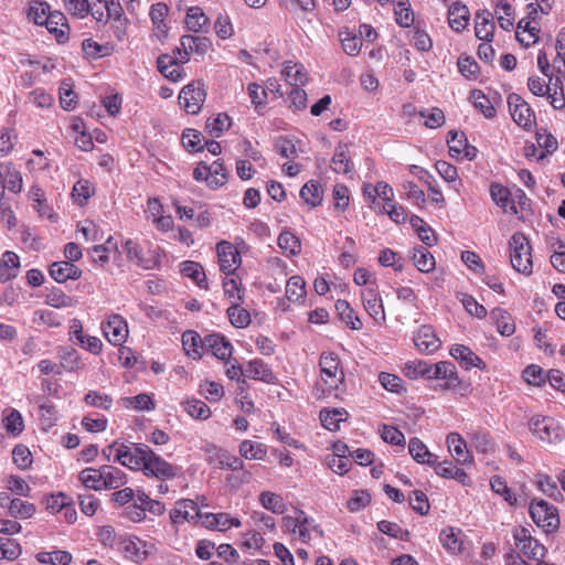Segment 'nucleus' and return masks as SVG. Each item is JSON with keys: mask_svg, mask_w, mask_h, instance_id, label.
I'll return each mask as SVG.
<instances>
[{"mask_svg": "<svg viewBox=\"0 0 565 565\" xmlns=\"http://www.w3.org/2000/svg\"><path fill=\"white\" fill-rule=\"evenodd\" d=\"M195 518H202L194 501L183 499L177 502V507L170 511L172 523L182 521H193Z\"/></svg>", "mask_w": 565, "mask_h": 565, "instance_id": "obj_16", "label": "nucleus"}, {"mask_svg": "<svg viewBox=\"0 0 565 565\" xmlns=\"http://www.w3.org/2000/svg\"><path fill=\"white\" fill-rule=\"evenodd\" d=\"M231 323L236 328H245L250 323L249 312L242 308L239 302H233L227 309Z\"/></svg>", "mask_w": 565, "mask_h": 565, "instance_id": "obj_49", "label": "nucleus"}, {"mask_svg": "<svg viewBox=\"0 0 565 565\" xmlns=\"http://www.w3.org/2000/svg\"><path fill=\"white\" fill-rule=\"evenodd\" d=\"M72 554L66 551H53L38 553V563L52 565H68L72 562Z\"/></svg>", "mask_w": 565, "mask_h": 565, "instance_id": "obj_46", "label": "nucleus"}, {"mask_svg": "<svg viewBox=\"0 0 565 565\" xmlns=\"http://www.w3.org/2000/svg\"><path fill=\"white\" fill-rule=\"evenodd\" d=\"M529 428L537 439L546 444H554L563 438V429L552 417L535 415L530 419Z\"/></svg>", "mask_w": 565, "mask_h": 565, "instance_id": "obj_3", "label": "nucleus"}, {"mask_svg": "<svg viewBox=\"0 0 565 565\" xmlns=\"http://www.w3.org/2000/svg\"><path fill=\"white\" fill-rule=\"evenodd\" d=\"M469 18V9L460 2L452 3L448 9V23L455 32L463 31L468 25Z\"/></svg>", "mask_w": 565, "mask_h": 565, "instance_id": "obj_20", "label": "nucleus"}, {"mask_svg": "<svg viewBox=\"0 0 565 565\" xmlns=\"http://www.w3.org/2000/svg\"><path fill=\"white\" fill-rule=\"evenodd\" d=\"M414 343L420 352L433 353L437 351L441 342L430 326H422L414 335Z\"/></svg>", "mask_w": 565, "mask_h": 565, "instance_id": "obj_14", "label": "nucleus"}, {"mask_svg": "<svg viewBox=\"0 0 565 565\" xmlns=\"http://www.w3.org/2000/svg\"><path fill=\"white\" fill-rule=\"evenodd\" d=\"M181 273L183 276L195 281L199 287L207 288L205 273L199 263L192 260L181 263Z\"/></svg>", "mask_w": 565, "mask_h": 565, "instance_id": "obj_33", "label": "nucleus"}, {"mask_svg": "<svg viewBox=\"0 0 565 565\" xmlns=\"http://www.w3.org/2000/svg\"><path fill=\"white\" fill-rule=\"evenodd\" d=\"M362 300L367 313L375 320H384L385 313L381 298L374 288H366L362 291Z\"/></svg>", "mask_w": 565, "mask_h": 565, "instance_id": "obj_21", "label": "nucleus"}, {"mask_svg": "<svg viewBox=\"0 0 565 565\" xmlns=\"http://www.w3.org/2000/svg\"><path fill=\"white\" fill-rule=\"evenodd\" d=\"M536 142L544 151L539 156L537 160H542L546 157V154H551L557 149V140L556 138L547 132L545 129H540L536 131Z\"/></svg>", "mask_w": 565, "mask_h": 565, "instance_id": "obj_50", "label": "nucleus"}, {"mask_svg": "<svg viewBox=\"0 0 565 565\" xmlns=\"http://www.w3.org/2000/svg\"><path fill=\"white\" fill-rule=\"evenodd\" d=\"M281 73L292 87L303 86L308 81L307 73L303 67L298 66L297 64H291V62L285 64Z\"/></svg>", "mask_w": 565, "mask_h": 565, "instance_id": "obj_34", "label": "nucleus"}, {"mask_svg": "<svg viewBox=\"0 0 565 565\" xmlns=\"http://www.w3.org/2000/svg\"><path fill=\"white\" fill-rule=\"evenodd\" d=\"M394 13L399 26L409 28L414 23V13L408 0H399L394 8Z\"/></svg>", "mask_w": 565, "mask_h": 565, "instance_id": "obj_47", "label": "nucleus"}, {"mask_svg": "<svg viewBox=\"0 0 565 565\" xmlns=\"http://www.w3.org/2000/svg\"><path fill=\"white\" fill-rule=\"evenodd\" d=\"M523 376L529 384L541 386L545 383L547 373L541 366L531 364L525 367Z\"/></svg>", "mask_w": 565, "mask_h": 565, "instance_id": "obj_63", "label": "nucleus"}, {"mask_svg": "<svg viewBox=\"0 0 565 565\" xmlns=\"http://www.w3.org/2000/svg\"><path fill=\"white\" fill-rule=\"evenodd\" d=\"M239 454L245 459H262L266 455V450L262 447L260 444L244 440L239 445Z\"/></svg>", "mask_w": 565, "mask_h": 565, "instance_id": "obj_60", "label": "nucleus"}, {"mask_svg": "<svg viewBox=\"0 0 565 565\" xmlns=\"http://www.w3.org/2000/svg\"><path fill=\"white\" fill-rule=\"evenodd\" d=\"M182 344L188 355H192L193 359L201 358L199 348H204V339L195 331H186L182 335Z\"/></svg>", "mask_w": 565, "mask_h": 565, "instance_id": "obj_38", "label": "nucleus"}, {"mask_svg": "<svg viewBox=\"0 0 565 565\" xmlns=\"http://www.w3.org/2000/svg\"><path fill=\"white\" fill-rule=\"evenodd\" d=\"M145 473L160 480L172 479L177 475V467L172 466L153 451L145 463Z\"/></svg>", "mask_w": 565, "mask_h": 565, "instance_id": "obj_11", "label": "nucleus"}, {"mask_svg": "<svg viewBox=\"0 0 565 565\" xmlns=\"http://www.w3.org/2000/svg\"><path fill=\"white\" fill-rule=\"evenodd\" d=\"M209 22V18L199 7H191L186 12L185 24L192 32H200Z\"/></svg>", "mask_w": 565, "mask_h": 565, "instance_id": "obj_44", "label": "nucleus"}, {"mask_svg": "<svg viewBox=\"0 0 565 565\" xmlns=\"http://www.w3.org/2000/svg\"><path fill=\"white\" fill-rule=\"evenodd\" d=\"M491 489L503 497L509 504L514 505L516 503V497L512 490L508 487L505 480L499 476H494L490 480Z\"/></svg>", "mask_w": 565, "mask_h": 565, "instance_id": "obj_57", "label": "nucleus"}, {"mask_svg": "<svg viewBox=\"0 0 565 565\" xmlns=\"http://www.w3.org/2000/svg\"><path fill=\"white\" fill-rule=\"evenodd\" d=\"M259 502L266 510L276 514H282L287 509L284 499L270 491L262 492L259 494Z\"/></svg>", "mask_w": 565, "mask_h": 565, "instance_id": "obj_37", "label": "nucleus"}, {"mask_svg": "<svg viewBox=\"0 0 565 565\" xmlns=\"http://www.w3.org/2000/svg\"><path fill=\"white\" fill-rule=\"evenodd\" d=\"M429 379H457V371L455 364L449 361H440L436 364H430Z\"/></svg>", "mask_w": 565, "mask_h": 565, "instance_id": "obj_45", "label": "nucleus"}, {"mask_svg": "<svg viewBox=\"0 0 565 565\" xmlns=\"http://www.w3.org/2000/svg\"><path fill=\"white\" fill-rule=\"evenodd\" d=\"M300 198L310 206L316 207L322 201V190L317 181H308L300 190Z\"/></svg>", "mask_w": 565, "mask_h": 565, "instance_id": "obj_36", "label": "nucleus"}, {"mask_svg": "<svg viewBox=\"0 0 565 565\" xmlns=\"http://www.w3.org/2000/svg\"><path fill=\"white\" fill-rule=\"evenodd\" d=\"M78 479L82 482V484L87 489L98 491L104 488L102 468L98 470L94 468L84 469L79 473Z\"/></svg>", "mask_w": 565, "mask_h": 565, "instance_id": "obj_40", "label": "nucleus"}, {"mask_svg": "<svg viewBox=\"0 0 565 565\" xmlns=\"http://www.w3.org/2000/svg\"><path fill=\"white\" fill-rule=\"evenodd\" d=\"M286 296L292 302L300 301L306 296V282L300 276H292L286 285Z\"/></svg>", "mask_w": 565, "mask_h": 565, "instance_id": "obj_41", "label": "nucleus"}, {"mask_svg": "<svg viewBox=\"0 0 565 565\" xmlns=\"http://www.w3.org/2000/svg\"><path fill=\"white\" fill-rule=\"evenodd\" d=\"M494 22L492 21V13L488 10L477 12L476 14V36L479 40L491 42L494 32Z\"/></svg>", "mask_w": 565, "mask_h": 565, "instance_id": "obj_22", "label": "nucleus"}, {"mask_svg": "<svg viewBox=\"0 0 565 565\" xmlns=\"http://www.w3.org/2000/svg\"><path fill=\"white\" fill-rule=\"evenodd\" d=\"M204 348L210 350L220 360H226L232 354L231 342L221 334H209L204 337Z\"/></svg>", "mask_w": 565, "mask_h": 565, "instance_id": "obj_17", "label": "nucleus"}, {"mask_svg": "<svg viewBox=\"0 0 565 565\" xmlns=\"http://www.w3.org/2000/svg\"><path fill=\"white\" fill-rule=\"evenodd\" d=\"M21 554L20 544L11 537H0V561H14Z\"/></svg>", "mask_w": 565, "mask_h": 565, "instance_id": "obj_48", "label": "nucleus"}, {"mask_svg": "<svg viewBox=\"0 0 565 565\" xmlns=\"http://www.w3.org/2000/svg\"><path fill=\"white\" fill-rule=\"evenodd\" d=\"M278 246L287 255H297L301 250V244L299 238L289 231L280 233L278 236Z\"/></svg>", "mask_w": 565, "mask_h": 565, "instance_id": "obj_51", "label": "nucleus"}, {"mask_svg": "<svg viewBox=\"0 0 565 565\" xmlns=\"http://www.w3.org/2000/svg\"><path fill=\"white\" fill-rule=\"evenodd\" d=\"M335 310L338 311L341 320H343L352 330H360L362 328L361 320L354 316V311L347 300H338L335 302Z\"/></svg>", "mask_w": 565, "mask_h": 565, "instance_id": "obj_39", "label": "nucleus"}, {"mask_svg": "<svg viewBox=\"0 0 565 565\" xmlns=\"http://www.w3.org/2000/svg\"><path fill=\"white\" fill-rule=\"evenodd\" d=\"M440 542L443 546L451 553L461 552V541L458 539V534L454 527H446L440 532Z\"/></svg>", "mask_w": 565, "mask_h": 565, "instance_id": "obj_56", "label": "nucleus"}, {"mask_svg": "<svg viewBox=\"0 0 565 565\" xmlns=\"http://www.w3.org/2000/svg\"><path fill=\"white\" fill-rule=\"evenodd\" d=\"M103 484L106 489H118L126 483V476L122 470L113 466H103Z\"/></svg>", "mask_w": 565, "mask_h": 565, "instance_id": "obj_30", "label": "nucleus"}, {"mask_svg": "<svg viewBox=\"0 0 565 565\" xmlns=\"http://www.w3.org/2000/svg\"><path fill=\"white\" fill-rule=\"evenodd\" d=\"M331 169L337 173L347 174L352 170V162L347 153V145H339L331 160Z\"/></svg>", "mask_w": 565, "mask_h": 565, "instance_id": "obj_32", "label": "nucleus"}, {"mask_svg": "<svg viewBox=\"0 0 565 565\" xmlns=\"http://www.w3.org/2000/svg\"><path fill=\"white\" fill-rule=\"evenodd\" d=\"M10 513L17 518H31L35 508L32 503L23 501L21 499H13L9 507Z\"/></svg>", "mask_w": 565, "mask_h": 565, "instance_id": "obj_64", "label": "nucleus"}, {"mask_svg": "<svg viewBox=\"0 0 565 565\" xmlns=\"http://www.w3.org/2000/svg\"><path fill=\"white\" fill-rule=\"evenodd\" d=\"M530 515L533 522L537 526L542 527L546 533H551L559 526L557 509L544 500H533L531 502Z\"/></svg>", "mask_w": 565, "mask_h": 565, "instance_id": "obj_2", "label": "nucleus"}, {"mask_svg": "<svg viewBox=\"0 0 565 565\" xmlns=\"http://www.w3.org/2000/svg\"><path fill=\"white\" fill-rule=\"evenodd\" d=\"M103 331L107 340L114 345L122 344L128 337V326L122 317L113 315L104 324Z\"/></svg>", "mask_w": 565, "mask_h": 565, "instance_id": "obj_12", "label": "nucleus"}, {"mask_svg": "<svg viewBox=\"0 0 565 565\" xmlns=\"http://www.w3.org/2000/svg\"><path fill=\"white\" fill-rule=\"evenodd\" d=\"M412 259L414 262V265L422 273H429L435 269V258L426 247H414L412 252Z\"/></svg>", "mask_w": 565, "mask_h": 565, "instance_id": "obj_27", "label": "nucleus"}, {"mask_svg": "<svg viewBox=\"0 0 565 565\" xmlns=\"http://www.w3.org/2000/svg\"><path fill=\"white\" fill-rule=\"evenodd\" d=\"M508 105L513 120L523 128L532 126L535 116L527 103L518 94L508 96Z\"/></svg>", "mask_w": 565, "mask_h": 565, "instance_id": "obj_8", "label": "nucleus"}, {"mask_svg": "<svg viewBox=\"0 0 565 565\" xmlns=\"http://www.w3.org/2000/svg\"><path fill=\"white\" fill-rule=\"evenodd\" d=\"M82 49L88 57L98 58L107 56L111 52V46L102 45L95 42L93 39H85L82 43Z\"/></svg>", "mask_w": 565, "mask_h": 565, "instance_id": "obj_55", "label": "nucleus"}, {"mask_svg": "<svg viewBox=\"0 0 565 565\" xmlns=\"http://www.w3.org/2000/svg\"><path fill=\"white\" fill-rule=\"evenodd\" d=\"M122 249L129 260L135 262L143 269H151L157 264V256L150 252L145 253L139 244L132 239L126 241Z\"/></svg>", "mask_w": 565, "mask_h": 565, "instance_id": "obj_13", "label": "nucleus"}, {"mask_svg": "<svg viewBox=\"0 0 565 565\" xmlns=\"http://www.w3.org/2000/svg\"><path fill=\"white\" fill-rule=\"evenodd\" d=\"M184 411L194 419L205 420L211 416L210 407L200 399H186L182 403Z\"/></svg>", "mask_w": 565, "mask_h": 565, "instance_id": "obj_43", "label": "nucleus"}, {"mask_svg": "<svg viewBox=\"0 0 565 565\" xmlns=\"http://www.w3.org/2000/svg\"><path fill=\"white\" fill-rule=\"evenodd\" d=\"M201 141L202 134L195 129H185L182 134L183 147L190 152L201 151L204 148Z\"/></svg>", "mask_w": 565, "mask_h": 565, "instance_id": "obj_59", "label": "nucleus"}, {"mask_svg": "<svg viewBox=\"0 0 565 565\" xmlns=\"http://www.w3.org/2000/svg\"><path fill=\"white\" fill-rule=\"evenodd\" d=\"M94 193V189L88 180H78L72 190V196L76 203L83 205Z\"/></svg>", "mask_w": 565, "mask_h": 565, "instance_id": "obj_58", "label": "nucleus"}, {"mask_svg": "<svg viewBox=\"0 0 565 565\" xmlns=\"http://www.w3.org/2000/svg\"><path fill=\"white\" fill-rule=\"evenodd\" d=\"M430 364L425 361H413L405 365V375L409 379H417L423 376L429 379Z\"/></svg>", "mask_w": 565, "mask_h": 565, "instance_id": "obj_62", "label": "nucleus"}, {"mask_svg": "<svg viewBox=\"0 0 565 565\" xmlns=\"http://www.w3.org/2000/svg\"><path fill=\"white\" fill-rule=\"evenodd\" d=\"M231 125L232 119L228 115L218 114L216 117L206 120L205 129L212 137L218 138Z\"/></svg>", "mask_w": 565, "mask_h": 565, "instance_id": "obj_42", "label": "nucleus"}, {"mask_svg": "<svg viewBox=\"0 0 565 565\" xmlns=\"http://www.w3.org/2000/svg\"><path fill=\"white\" fill-rule=\"evenodd\" d=\"M0 170L4 190L8 189L13 193H19L23 185L21 173L13 167L11 162L0 163Z\"/></svg>", "mask_w": 565, "mask_h": 565, "instance_id": "obj_23", "label": "nucleus"}, {"mask_svg": "<svg viewBox=\"0 0 565 565\" xmlns=\"http://www.w3.org/2000/svg\"><path fill=\"white\" fill-rule=\"evenodd\" d=\"M43 24L47 32L54 35L58 44H64L68 41L70 26L66 17L61 11L49 13L44 22L38 21V25Z\"/></svg>", "mask_w": 565, "mask_h": 565, "instance_id": "obj_10", "label": "nucleus"}, {"mask_svg": "<svg viewBox=\"0 0 565 565\" xmlns=\"http://www.w3.org/2000/svg\"><path fill=\"white\" fill-rule=\"evenodd\" d=\"M51 277L62 284L68 279L76 280L82 276V270L71 262H55L50 266Z\"/></svg>", "mask_w": 565, "mask_h": 565, "instance_id": "obj_15", "label": "nucleus"}, {"mask_svg": "<svg viewBox=\"0 0 565 565\" xmlns=\"http://www.w3.org/2000/svg\"><path fill=\"white\" fill-rule=\"evenodd\" d=\"M2 422L6 431L13 437L21 435L24 429L22 415L14 408L3 411Z\"/></svg>", "mask_w": 565, "mask_h": 565, "instance_id": "obj_25", "label": "nucleus"}, {"mask_svg": "<svg viewBox=\"0 0 565 565\" xmlns=\"http://www.w3.org/2000/svg\"><path fill=\"white\" fill-rule=\"evenodd\" d=\"M181 45L188 49L190 53H195L204 56L212 46V42L205 36L183 35L181 38Z\"/></svg>", "mask_w": 565, "mask_h": 565, "instance_id": "obj_28", "label": "nucleus"}, {"mask_svg": "<svg viewBox=\"0 0 565 565\" xmlns=\"http://www.w3.org/2000/svg\"><path fill=\"white\" fill-rule=\"evenodd\" d=\"M84 402L88 406L102 408V409H105V411L110 409L111 406H113V398H111V396L107 395V394H102V393H99L97 391H89L84 396Z\"/></svg>", "mask_w": 565, "mask_h": 565, "instance_id": "obj_54", "label": "nucleus"}, {"mask_svg": "<svg viewBox=\"0 0 565 565\" xmlns=\"http://www.w3.org/2000/svg\"><path fill=\"white\" fill-rule=\"evenodd\" d=\"M469 100L473 107L479 110L486 118L492 119L497 115L493 103L480 89H473L470 93Z\"/></svg>", "mask_w": 565, "mask_h": 565, "instance_id": "obj_26", "label": "nucleus"}, {"mask_svg": "<svg viewBox=\"0 0 565 565\" xmlns=\"http://www.w3.org/2000/svg\"><path fill=\"white\" fill-rule=\"evenodd\" d=\"M536 484L539 489L550 498L556 501L563 500V494L558 490L556 482L550 476L539 475Z\"/></svg>", "mask_w": 565, "mask_h": 565, "instance_id": "obj_53", "label": "nucleus"}, {"mask_svg": "<svg viewBox=\"0 0 565 565\" xmlns=\"http://www.w3.org/2000/svg\"><path fill=\"white\" fill-rule=\"evenodd\" d=\"M206 93L201 82H192L184 86L179 95L180 104L189 114H198L205 100Z\"/></svg>", "mask_w": 565, "mask_h": 565, "instance_id": "obj_6", "label": "nucleus"}, {"mask_svg": "<svg viewBox=\"0 0 565 565\" xmlns=\"http://www.w3.org/2000/svg\"><path fill=\"white\" fill-rule=\"evenodd\" d=\"M447 445L449 451L455 455V458L459 463L466 465L472 461V457L467 450L466 443L459 434L450 433L447 436Z\"/></svg>", "mask_w": 565, "mask_h": 565, "instance_id": "obj_24", "label": "nucleus"}, {"mask_svg": "<svg viewBox=\"0 0 565 565\" xmlns=\"http://www.w3.org/2000/svg\"><path fill=\"white\" fill-rule=\"evenodd\" d=\"M245 376L267 384H275L277 381L271 369L262 360L248 362L245 369Z\"/></svg>", "mask_w": 565, "mask_h": 565, "instance_id": "obj_19", "label": "nucleus"}, {"mask_svg": "<svg viewBox=\"0 0 565 565\" xmlns=\"http://www.w3.org/2000/svg\"><path fill=\"white\" fill-rule=\"evenodd\" d=\"M146 543L136 539L129 540L124 544V554L127 559H130L135 563H140L145 561L148 556L147 551L145 550Z\"/></svg>", "mask_w": 565, "mask_h": 565, "instance_id": "obj_35", "label": "nucleus"}, {"mask_svg": "<svg viewBox=\"0 0 565 565\" xmlns=\"http://www.w3.org/2000/svg\"><path fill=\"white\" fill-rule=\"evenodd\" d=\"M491 319L495 322L497 329L500 334L510 337L515 331V326L512 321L510 313L502 308H494L491 311Z\"/></svg>", "mask_w": 565, "mask_h": 565, "instance_id": "obj_29", "label": "nucleus"}, {"mask_svg": "<svg viewBox=\"0 0 565 565\" xmlns=\"http://www.w3.org/2000/svg\"><path fill=\"white\" fill-rule=\"evenodd\" d=\"M77 95L73 90L71 79H64L60 86V104L64 110L75 108Z\"/></svg>", "mask_w": 565, "mask_h": 565, "instance_id": "obj_52", "label": "nucleus"}, {"mask_svg": "<svg viewBox=\"0 0 565 565\" xmlns=\"http://www.w3.org/2000/svg\"><path fill=\"white\" fill-rule=\"evenodd\" d=\"M510 260L512 267L523 275L532 274V246L523 233H514L510 241Z\"/></svg>", "mask_w": 565, "mask_h": 565, "instance_id": "obj_1", "label": "nucleus"}, {"mask_svg": "<svg viewBox=\"0 0 565 565\" xmlns=\"http://www.w3.org/2000/svg\"><path fill=\"white\" fill-rule=\"evenodd\" d=\"M190 51L183 49L179 57H173L168 54H161L157 60L158 71L167 78L178 82L182 78V67L180 63L184 64L190 61Z\"/></svg>", "mask_w": 565, "mask_h": 565, "instance_id": "obj_7", "label": "nucleus"}, {"mask_svg": "<svg viewBox=\"0 0 565 565\" xmlns=\"http://www.w3.org/2000/svg\"><path fill=\"white\" fill-rule=\"evenodd\" d=\"M220 269L226 275H235V270L241 263V255L230 242L222 241L216 245Z\"/></svg>", "mask_w": 565, "mask_h": 565, "instance_id": "obj_9", "label": "nucleus"}, {"mask_svg": "<svg viewBox=\"0 0 565 565\" xmlns=\"http://www.w3.org/2000/svg\"><path fill=\"white\" fill-rule=\"evenodd\" d=\"M321 380L329 391L335 390L344 381L342 370H339V359L334 353L323 352L319 361Z\"/></svg>", "mask_w": 565, "mask_h": 565, "instance_id": "obj_5", "label": "nucleus"}, {"mask_svg": "<svg viewBox=\"0 0 565 565\" xmlns=\"http://www.w3.org/2000/svg\"><path fill=\"white\" fill-rule=\"evenodd\" d=\"M348 412L343 408H334L332 411L322 409L320 412V420L324 428L335 431L339 429V424L347 420Z\"/></svg>", "mask_w": 565, "mask_h": 565, "instance_id": "obj_31", "label": "nucleus"}, {"mask_svg": "<svg viewBox=\"0 0 565 565\" xmlns=\"http://www.w3.org/2000/svg\"><path fill=\"white\" fill-rule=\"evenodd\" d=\"M12 460L20 469L29 468L33 462L32 452L26 446L17 445L12 450Z\"/></svg>", "mask_w": 565, "mask_h": 565, "instance_id": "obj_61", "label": "nucleus"}, {"mask_svg": "<svg viewBox=\"0 0 565 565\" xmlns=\"http://www.w3.org/2000/svg\"><path fill=\"white\" fill-rule=\"evenodd\" d=\"M152 449L146 444H132L131 446L120 445L117 449L115 460L131 469H139L148 460Z\"/></svg>", "mask_w": 565, "mask_h": 565, "instance_id": "obj_4", "label": "nucleus"}, {"mask_svg": "<svg viewBox=\"0 0 565 565\" xmlns=\"http://www.w3.org/2000/svg\"><path fill=\"white\" fill-rule=\"evenodd\" d=\"M20 269V258L11 250L2 254L0 259V284L8 282L14 279Z\"/></svg>", "mask_w": 565, "mask_h": 565, "instance_id": "obj_18", "label": "nucleus"}]
</instances>
